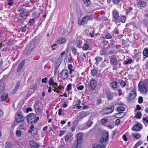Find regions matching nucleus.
Wrapping results in <instances>:
<instances>
[{
  "instance_id": "obj_1",
  "label": "nucleus",
  "mask_w": 148,
  "mask_h": 148,
  "mask_svg": "<svg viewBox=\"0 0 148 148\" xmlns=\"http://www.w3.org/2000/svg\"><path fill=\"white\" fill-rule=\"evenodd\" d=\"M138 91L141 93L144 94L147 93L148 88V79H146L140 82L138 84Z\"/></svg>"
},
{
  "instance_id": "obj_2",
  "label": "nucleus",
  "mask_w": 148,
  "mask_h": 148,
  "mask_svg": "<svg viewBox=\"0 0 148 148\" xmlns=\"http://www.w3.org/2000/svg\"><path fill=\"white\" fill-rule=\"evenodd\" d=\"M92 16L90 15H87L84 17L81 20L78 19V23L80 25H84L87 23L88 21H90L92 19Z\"/></svg>"
},
{
  "instance_id": "obj_3",
  "label": "nucleus",
  "mask_w": 148,
  "mask_h": 148,
  "mask_svg": "<svg viewBox=\"0 0 148 148\" xmlns=\"http://www.w3.org/2000/svg\"><path fill=\"white\" fill-rule=\"evenodd\" d=\"M112 15L114 18L112 21L115 22L116 24L120 23V20L119 18V13L118 11L115 9H114L112 11Z\"/></svg>"
},
{
  "instance_id": "obj_4",
  "label": "nucleus",
  "mask_w": 148,
  "mask_h": 148,
  "mask_svg": "<svg viewBox=\"0 0 148 148\" xmlns=\"http://www.w3.org/2000/svg\"><path fill=\"white\" fill-rule=\"evenodd\" d=\"M22 112L20 111L17 112L15 116V120L18 123H20L24 121L25 118L22 114Z\"/></svg>"
},
{
  "instance_id": "obj_5",
  "label": "nucleus",
  "mask_w": 148,
  "mask_h": 148,
  "mask_svg": "<svg viewBox=\"0 0 148 148\" xmlns=\"http://www.w3.org/2000/svg\"><path fill=\"white\" fill-rule=\"evenodd\" d=\"M69 72L66 69H63L60 73V77L62 79L65 80L66 79L69 77Z\"/></svg>"
},
{
  "instance_id": "obj_6",
  "label": "nucleus",
  "mask_w": 148,
  "mask_h": 148,
  "mask_svg": "<svg viewBox=\"0 0 148 148\" xmlns=\"http://www.w3.org/2000/svg\"><path fill=\"white\" fill-rule=\"evenodd\" d=\"M119 60H117L115 55H112L110 56V63L112 65L114 66H116L117 64H119Z\"/></svg>"
},
{
  "instance_id": "obj_7",
  "label": "nucleus",
  "mask_w": 148,
  "mask_h": 148,
  "mask_svg": "<svg viewBox=\"0 0 148 148\" xmlns=\"http://www.w3.org/2000/svg\"><path fill=\"white\" fill-rule=\"evenodd\" d=\"M35 110L37 113H39L42 110V105L41 103L38 102L36 103L34 105Z\"/></svg>"
},
{
  "instance_id": "obj_8",
  "label": "nucleus",
  "mask_w": 148,
  "mask_h": 148,
  "mask_svg": "<svg viewBox=\"0 0 148 148\" xmlns=\"http://www.w3.org/2000/svg\"><path fill=\"white\" fill-rule=\"evenodd\" d=\"M35 47V43L34 42H32L27 45L25 50L27 51V53H29Z\"/></svg>"
},
{
  "instance_id": "obj_9",
  "label": "nucleus",
  "mask_w": 148,
  "mask_h": 148,
  "mask_svg": "<svg viewBox=\"0 0 148 148\" xmlns=\"http://www.w3.org/2000/svg\"><path fill=\"white\" fill-rule=\"evenodd\" d=\"M114 110V107L112 105L109 106L106 108L105 109V112L104 114H110L113 112Z\"/></svg>"
},
{
  "instance_id": "obj_10",
  "label": "nucleus",
  "mask_w": 148,
  "mask_h": 148,
  "mask_svg": "<svg viewBox=\"0 0 148 148\" xmlns=\"http://www.w3.org/2000/svg\"><path fill=\"white\" fill-rule=\"evenodd\" d=\"M105 93L106 94L107 99L109 100H112L114 99L113 94L109 90H107L106 91Z\"/></svg>"
},
{
  "instance_id": "obj_11",
  "label": "nucleus",
  "mask_w": 148,
  "mask_h": 148,
  "mask_svg": "<svg viewBox=\"0 0 148 148\" xmlns=\"http://www.w3.org/2000/svg\"><path fill=\"white\" fill-rule=\"evenodd\" d=\"M142 128V125L141 124L138 123L134 126L132 128V130L135 132H138L141 130Z\"/></svg>"
},
{
  "instance_id": "obj_12",
  "label": "nucleus",
  "mask_w": 148,
  "mask_h": 148,
  "mask_svg": "<svg viewBox=\"0 0 148 148\" xmlns=\"http://www.w3.org/2000/svg\"><path fill=\"white\" fill-rule=\"evenodd\" d=\"M36 118L35 115L33 113H30L28 114L27 116V119L29 124H31V121L34 120Z\"/></svg>"
},
{
  "instance_id": "obj_13",
  "label": "nucleus",
  "mask_w": 148,
  "mask_h": 148,
  "mask_svg": "<svg viewBox=\"0 0 148 148\" xmlns=\"http://www.w3.org/2000/svg\"><path fill=\"white\" fill-rule=\"evenodd\" d=\"M90 87L91 88V90H95L97 86V81L95 79H92L90 82Z\"/></svg>"
},
{
  "instance_id": "obj_14",
  "label": "nucleus",
  "mask_w": 148,
  "mask_h": 148,
  "mask_svg": "<svg viewBox=\"0 0 148 148\" xmlns=\"http://www.w3.org/2000/svg\"><path fill=\"white\" fill-rule=\"evenodd\" d=\"M130 99L131 100L134 99L136 96V93L135 89H133L132 91L129 93Z\"/></svg>"
},
{
  "instance_id": "obj_15",
  "label": "nucleus",
  "mask_w": 148,
  "mask_h": 148,
  "mask_svg": "<svg viewBox=\"0 0 148 148\" xmlns=\"http://www.w3.org/2000/svg\"><path fill=\"white\" fill-rule=\"evenodd\" d=\"M29 144L32 148H38L40 147L39 145L36 143L33 140L29 141Z\"/></svg>"
},
{
  "instance_id": "obj_16",
  "label": "nucleus",
  "mask_w": 148,
  "mask_h": 148,
  "mask_svg": "<svg viewBox=\"0 0 148 148\" xmlns=\"http://www.w3.org/2000/svg\"><path fill=\"white\" fill-rule=\"evenodd\" d=\"M109 137L108 132H105L102 137L103 141L101 140V142L102 143L103 141H106L108 139Z\"/></svg>"
},
{
  "instance_id": "obj_17",
  "label": "nucleus",
  "mask_w": 148,
  "mask_h": 148,
  "mask_svg": "<svg viewBox=\"0 0 148 148\" xmlns=\"http://www.w3.org/2000/svg\"><path fill=\"white\" fill-rule=\"evenodd\" d=\"M25 62V60H23L21 62L20 64H19L17 69V72H20L21 70L23 68L24 64Z\"/></svg>"
},
{
  "instance_id": "obj_18",
  "label": "nucleus",
  "mask_w": 148,
  "mask_h": 148,
  "mask_svg": "<svg viewBox=\"0 0 148 148\" xmlns=\"http://www.w3.org/2000/svg\"><path fill=\"white\" fill-rule=\"evenodd\" d=\"M143 54L145 57H143V60L146 59V58L148 57V48L146 47L144 49L143 51Z\"/></svg>"
},
{
  "instance_id": "obj_19",
  "label": "nucleus",
  "mask_w": 148,
  "mask_h": 148,
  "mask_svg": "<svg viewBox=\"0 0 148 148\" xmlns=\"http://www.w3.org/2000/svg\"><path fill=\"white\" fill-rule=\"evenodd\" d=\"M82 47L83 50H89L90 49L89 45L86 43H84L83 45V46Z\"/></svg>"
},
{
  "instance_id": "obj_20",
  "label": "nucleus",
  "mask_w": 148,
  "mask_h": 148,
  "mask_svg": "<svg viewBox=\"0 0 148 148\" xmlns=\"http://www.w3.org/2000/svg\"><path fill=\"white\" fill-rule=\"evenodd\" d=\"M5 85L3 81L0 80V93L3 92L5 89Z\"/></svg>"
},
{
  "instance_id": "obj_21",
  "label": "nucleus",
  "mask_w": 148,
  "mask_h": 148,
  "mask_svg": "<svg viewBox=\"0 0 148 148\" xmlns=\"http://www.w3.org/2000/svg\"><path fill=\"white\" fill-rule=\"evenodd\" d=\"M118 83L120 84L122 88L124 87L126 85L125 82L121 79H119L118 80Z\"/></svg>"
},
{
  "instance_id": "obj_22",
  "label": "nucleus",
  "mask_w": 148,
  "mask_h": 148,
  "mask_svg": "<svg viewBox=\"0 0 148 148\" xmlns=\"http://www.w3.org/2000/svg\"><path fill=\"white\" fill-rule=\"evenodd\" d=\"M66 41V39L64 38H60L57 40L58 44H61L64 43Z\"/></svg>"
},
{
  "instance_id": "obj_23",
  "label": "nucleus",
  "mask_w": 148,
  "mask_h": 148,
  "mask_svg": "<svg viewBox=\"0 0 148 148\" xmlns=\"http://www.w3.org/2000/svg\"><path fill=\"white\" fill-rule=\"evenodd\" d=\"M118 83L117 82L115 81L111 84V86L113 88H115L118 87Z\"/></svg>"
},
{
  "instance_id": "obj_24",
  "label": "nucleus",
  "mask_w": 148,
  "mask_h": 148,
  "mask_svg": "<svg viewBox=\"0 0 148 148\" xmlns=\"http://www.w3.org/2000/svg\"><path fill=\"white\" fill-rule=\"evenodd\" d=\"M25 16V13L24 12H23L21 13L18 17H17V21H19L21 20Z\"/></svg>"
},
{
  "instance_id": "obj_25",
  "label": "nucleus",
  "mask_w": 148,
  "mask_h": 148,
  "mask_svg": "<svg viewBox=\"0 0 148 148\" xmlns=\"http://www.w3.org/2000/svg\"><path fill=\"white\" fill-rule=\"evenodd\" d=\"M8 96V95L7 93L2 94L1 97V100L2 101H5L7 98Z\"/></svg>"
},
{
  "instance_id": "obj_26",
  "label": "nucleus",
  "mask_w": 148,
  "mask_h": 148,
  "mask_svg": "<svg viewBox=\"0 0 148 148\" xmlns=\"http://www.w3.org/2000/svg\"><path fill=\"white\" fill-rule=\"evenodd\" d=\"M79 141L77 140H75L74 143L72 146V148H76L78 145Z\"/></svg>"
},
{
  "instance_id": "obj_27",
  "label": "nucleus",
  "mask_w": 148,
  "mask_h": 148,
  "mask_svg": "<svg viewBox=\"0 0 148 148\" xmlns=\"http://www.w3.org/2000/svg\"><path fill=\"white\" fill-rule=\"evenodd\" d=\"M77 101L78 102V104H76L75 106V108H77L78 109H80L82 107L80 106V104L81 103V101L79 99L77 100Z\"/></svg>"
},
{
  "instance_id": "obj_28",
  "label": "nucleus",
  "mask_w": 148,
  "mask_h": 148,
  "mask_svg": "<svg viewBox=\"0 0 148 148\" xmlns=\"http://www.w3.org/2000/svg\"><path fill=\"white\" fill-rule=\"evenodd\" d=\"M142 116V114L140 111H138L135 116V117L137 119H140Z\"/></svg>"
},
{
  "instance_id": "obj_29",
  "label": "nucleus",
  "mask_w": 148,
  "mask_h": 148,
  "mask_svg": "<svg viewBox=\"0 0 148 148\" xmlns=\"http://www.w3.org/2000/svg\"><path fill=\"white\" fill-rule=\"evenodd\" d=\"M82 138V135L80 133H78L77 134V138L78 141H80Z\"/></svg>"
},
{
  "instance_id": "obj_30",
  "label": "nucleus",
  "mask_w": 148,
  "mask_h": 148,
  "mask_svg": "<svg viewBox=\"0 0 148 148\" xmlns=\"http://www.w3.org/2000/svg\"><path fill=\"white\" fill-rule=\"evenodd\" d=\"M105 38L108 39H111L112 38V35L108 33H106L105 35Z\"/></svg>"
},
{
  "instance_id": "obj_31",
  "label": "nucleus",
  "mask_w": 148,
  "mask_h": 148,
  "mask_svg": "<svg viewBox=\"0 0 148 148\" xmlns=\"http://www.w3.org/2000/svg\"><path fill=\"white\" fill-rule=\"evenodd\" d=\"M77 46L78 48H80V46L82 44V41L81 40H78L77 41Z\"/></svg>"
},
{
  "instance_id": "obj_32",
  "label": "nucleus",
  "mask_w": 148,
  "mask_h": 148,
  "mask_svg": "<svg viewBox=\"0 0 148 148\" xmlns=\"http://www.w3.org/2000/svg\"><path fill=\"white\" fill-rule=\"evenodd\" d=\"M110 46L111 47H114L116 46V44L115 41H114L113 40L110 41Z\"/></svg>"
},
{
  "instance_id": "obj_33",
  "label": "nucleus",
  "mask_w": 148,
  "mask_h": 148,
  "mask_svg": "<svg viewBox=\"0 0 148 148\" xmlns=\"http://www.w3.org/2000/svg\"><path fill=\"white\" fill-rule=\"evenodd\" d=\"M106 51L105 49L102 48L100 51V55L101 56L105 55L106 54Z\"/></svg>"
},
{
  "instance_id": "obj_34",
  "label": "nucleus",
  "mask_w": 148,
  "mask_h": 148,
  "mask_svg": "<svg viewBox=\"0 0 148 148\" xmlns=\"http://www.w3.org/2000/svg\"><path fill=\"white\" fill-rule=\"evenodd\" d=\"M133 137L137 139H139L141 136L140 134L138 133H136L133 134Z\"/></svg>"
},
{
  "instance_id": "obj_35",
  "label": "nucleus",
  "mask_w": 148,
  "mask_h": 148,
  "mask_svg": "<svg viewBox=\"0 0 148 148\" xmlns=\"http://www.w3.org/2000/svg\"><path fill=\"white\" fill-rule=\"evenodd\" d=\"M97 70L95 69H93L91 71V74L93 76H94L96 75L97 74Z\"/></svg>"
},
{
  "instance_id": "obj_36",
  "label": "nucleus",
  "mask_w": 148,
  "mask_h": 148,
  "mask_svg": "<svg viewBox=\"0 0 148 148\" xmlns=\"http://www.w3.org/2000/svg\"><path fill=\"white\" fill-rule=\"evenodd\" d=\"M25 123H24L22 124H21L19 126V128L20 130H25Z\"/></svg>"
},
{
  "instance_id": "obj_37",
  "label": "nucleus",
  "mask_w": 148,
  "mask_h": 148,
  "mask_svg": "<svg viewBox=\"0 0 148 148\" xmlns=\"http://www.w3.org/2000/svg\"><path fill=\"white\" fill-rule=\"evenodd\" d=\"M71 49L72 51V52L73 53L74 55H76V53H77V49L75 48V47H71Z\"/></svg>"
},
{
  "instance_id": "obj_38",
  "label": "nucleus",
  "mask_w": 148,
  "mask_h": 148,
  "mask_svg": "<svg viewBox=\"0 0 148 148\" xmlns=\"http://www.w3.org/2000/svg\"><path fill=\"white\" fill-rule=\"evenodd\" d=\"M117 111L118 112H120L121 111H124L125 110V108L123 107L120 106L119 107L117 108Z\"/></svg>"
},
{
  "instance_id": "obj_39",
  "label": "nucleus",
  "mask_w": 148,
  "mask_h": 148,
  "mask_svg": "<svg viewBox=\"0 0 148 148\" xmlns=\"http://www.w3.org/2000/svg\"><path fill=\"white\" fill-rule=\"evenodd\" d=\"M120 22L124 23L125 22L126 17L125 16H122L121 18H120Z\"/></svg>"
},
{
  "instance_id": "obj_40",
  "label": "nucleus",
  "mask_w": 148,
  "mask_h": 148,
  "mask_svg": "<svg viewBox=\"0 0 148 148\" xmlns=\"http://www.w3.org/2000/svg\"><path fill=\"white\" fill-rule=\"evenodd\" d=\"M53 84V79L52 77L50 78L49 82V84L50 86H52Z\"/></svg>"
},
{
  "instance_id": "obj_41",
  "label": "nucleus",
  "mask_w": 148,
  "mask_h": 148,
  "mask_svg": "<svg viewBox=\"0 0 148 148\" xmlns=\"http://www.w3.org/2000/svg\"><path fill=\"white\" fill-rule=\"evenodd\" d=\"M32 132L31 134H33L32 136H35L38 133L37 130L36 129H35L32 130Z\"/></svg>"
},
{
  "instance_id": "obj_42",
  "label": "nucleus",
  "mask_w": 148,
  "mask_h": 148,
  "mask_svg": "<svg viewBox=\"0 0 148 148\" xmlns=\"http://www.w3.org/2000/svg\"><path fill=\"white\" fill-rule=\"evenodd\" d=\"M95 60H96V63H97L101 61L103 59L101 57H97L95 58Z\"/></svg>"
},
{
  "instance_id": "obj_43",
  "label": "nucleus",
  "mask_w": 148,
  "mask_h": 148,
  "mask_svg": "<svg viewBox=\"0 0 148 148\" xmlns=\"http://www.w3.org/2000/svg\"><path fill=\"white\" fill-rule=\"evenodd\" d=\"M92 123V122L91 120H89L86 123L88 127H90L91 126V125Z\"/></svg>"
},
{
  "instance_id": "obj_44",
  "label": "nucleus",
  "mask_w": 148,
  "mask_h": 148,
  "mask_svg": "<svg viewBox=\"0 0 148 148\" xmlns=\"http://www.w3.org/2000/svg\"><path fill=\"white\" fill-rule=\"evenodd\" d=\"M102 99L101 98H99L97 100L96 105H99L101 103Z\"/></svg>"
},
{
  "instance_id": "obj_45",
  "label": "nucleus",
  "mask_w": 148,
  "mask_h": 148,
  "mask_svg": "<svg viewBox=\"0 0 148 148\" xmlns=\"http://www.w3.org/2000/svg\"><path fill=\"white\" fill-rule=\"evenodd\" d=\"M16 11L18 12H21V11H22V12H24V10H23V8L21 7H18L16 8Z\"/></svg>"
},
{
  "instance_id": "obj_46",
  "label": "nucleus",
  "mask_w": 148,
  "mask_h": 148,
  "mask_svg": "<svg viewBox=\"0 0 148 148\" xmlns=\"http://www.w3.org/2000/svg\"><path fill=\"white\" fill-rule=\"evenodd\" d=\"M132 59H128L127 60L125 61V63L126 64H128L132 62Z\"/></svg>"
},
{
  "instance_id": "obj_47",
  "label": "nucleus",
  "mask_w": 148,
  "mask_h": 148,
  "mask_svg": "<svg viewBox=\"0 0 148 148\" xmlns=\"http://www.w3.org/2000/svg\"><path fill=\"white\" fill-rule=\"evenodd\" d=\"M16 136L17 137H20L21 134V131L19 130H17L16 133Z\"/></svg>"
},
{
  "instance_id": "obj_48",
  "label": "nucleus",
  "mask_w": 148,
  "mask_h": 148,
  "mask_svg": "<svg viewBox=\"0 0 148 148\" xmlns=\"http://www.w3.org/2000/svg\"><path fill=\"white\" fill-rule=\"evenodd\" d=\"M39 119V117L38 116H37L36 117V119L35 118H34V120L32 121H31L30 123L32 124L34 123H36L37 122V121Z\"/></svg>"
},
{
  "instance_id": "obj_49",
  "label": "nucleus",
  "mask_w": 148,
  "mask_h": 148,
  "mask_svg": "<svg viewBox=\"0 0 148 148\" xmlns=\"http://www.w3.org/2000/svg\"><path fill=\"white\" fill-rule=\"evenodd\" d=\"M143 98L142 97H140L138 98V102L139 103H142L143 102Z\"/></svg>"
},
{
  "instance_id": "obj_50",
  "label": "nucleus",
  "mask_w": 148,
  "mask_h": 148,
  "mask_svg": "<svg viewBox=\"0 0 148 148\" xmlns=\"http://www.w3.org/2000/svg\"><path fill=\"white\" fill-rule=\"evenodd\" d=\"M17 83L16 84L15 87L18 89L20 86V82L19 81H18L17 82Z\"/></svg>"
},
{
  "instance_id": "obj_51",
  "label": "nucleus",
  "mask_w": 148,
  "mask_h": 148,
  "mask_svg": "<svg viewBox=\"0 0 148 148\" xmlns=\"http://www.w3.org/2000/svg\"><path fill=\"white\" fill-rule=\"evenodd\" d=\"M14 3L12 0H9L8 3V5L10 6L13 5Z\"/></svg>"
},
{
  "instance_id": "obj_52",
  "label": "nucleus",
  "mask_w": 148,
  "mask_h": 148,
  "mask_svg": "<svg viewBox=\"0 0 148 148\" xmlns=\"http://www.w3.org/2000/svg\"><path fill=\"white\" fill-rule=\"evenodd\" d=\"M92 39H86V43L89 44H90L92 43Z\"/></svg>"
},
{
  "instance_id": "obj_53",
  "label": "nucleus",
  "mask_w": 148,
  "mask_h": 148,
  "mask_svg": "<svg viewBox=\"0 0 148 148\" xmlns=\"http://www.w3.org/2000/svg\"><path fill=\"white\" fill-rule=\"evenodd\" d=\"M47 78L46 77L43 78L42 79L41 82L42 83H46L47 82Z\"/></svg>"
},
{
  "instance_id": "obj_54",
  "label": "nucleus",
  "mask_w": 148,
  "mask_h": 148,
  "mask_svg": "<svg viewBox=\"0 0 148 148\" xmlns=\"http://www.w3.org/2000/svg\"><path fill=\"white\" fill-rule=\"evenodd\" d=\"M61 64V62L59 61H57L55 64L56 67H59L60 66V64Z\"/></svg>"
},
{
  "instance_id": "obj_55",
  "label": "nucleus",
  "mask_w": 148,
  "mask_h": 148,
  "mask_svg": "<svg viewBox=\"0 0 148 148\" xmlns=\"http://www.w3.org/2000/svg\"><path fill=\"white\" fill-rule=\"evenodd\" d=\"M34 21V20L33 18H32L30 19L28 22V24L29 25H31L33 24Z\"/></svg>"
},
{
  "instance_id": "obj_56",
  "label": "nucleus",
  "mask_w": 148,
  "mask_h": 148,
  "mask_svg": "<svg viewBox=\"0 0 148 148\" xmlns=\"http://www.w3.org/2000/svg\"><path fill=\"white\" fill-rule=\"evenodd\" d=\"M108 121V119H102L101 120V121L103 123H105L106 122H107Z\"/></svg>"
},
{
  "instance_id": "obj_57",
  "label": "nucleus",
  "mask_w": 148,
  "mask_h": 148,
  "mask_svg": "<svg viewBox=\"0 0 148 148\" xmlns=\"http://www.w3.org/2000/svg\"><path fill=\"white\" fill-rule=\"evenodd\" d=\"M146 5V3L145 2H142L140 3V6L143 7H145Z\"/></svg>"
},
{
  "instance_id": "obj_58",
  "label": "nucleus",
  "mask_w": 148,
  "mask_h": 148,
  "mask_svg": "<svg viewBox=\"0 0 148 148\" xmlns=\"http://www.w3.org/2000/svg\"><path fill=\"white\" fill-rule=\"evenodd\" d=\"M71 86H72V85L71 84H68L67 86V90H71Z\"/></svg>"
},
{
  "instance_id": "obj_59",
  "label": "nucleus",
  "mask_w": 148,
  "mask_h": 148,
  "mask_svg": "<svg viewBox=\"0 0 148 148\" xmlns=\"http://www.w3.org/2000/svg\"><path fill=\"white\" fill-rule=\"evenodd\" d=\"M64 131L62 130L60 131V132L59 134V136H62L64 134Z\"/></svg>"
},
{
  "instance_id": "obj_60",
  "label": "nucleus",
  "mask_w": 148,
  "mask_h": 148,
  "mask_svg": "<svg viewBox=\"0 0 148 148\" xmlns=\"http://www.w3.org/2000/svg\"><path fill=\"white\" fill-rule=\"evenodd\" d=\"M18 90V89H17L16 88L14 87L13 89L12 90L11 93L12 94H15L16 92Z\"/></svg>"
},
{
  "instance_id": "obj_61",
  "label": "nucleus",
  "mask_w": 148,
  "mask_h": 148,
  "mask_svg": "<svg viewBox=\"0 0 148 148\" xmlns=\"http://www.w3.org/2000/svg\"><path fill=\"white\" fill-rule=\"evenodd\" d=\"M141 107L139 105H137L136 106V108L135 109L136 110H140L141 109Z\"/></svg>"
},
{
  "instance_id": "obj_62",
  "label": "nucleus",
  "mask_w": 148,
  "mask_h": 148,
  "mask_svg": "<svg viewBox=\"0 0 148 148\" xmlns=\"http://www.w3.org/2000/svg\"><path fill=\"white\" fill-rule=\"evenodd\" d=\"M106 63H105V62H102L100 65V66L102 67H104L106 66Z\"/></svg>"
},
{
  "instance_id": "obj_63",
  "label": "nucleus",
  "mask_w": 148,
  "mask_h": 148,
  "mask_svg": "<svg viewBox=\"0 0 148 148\" xmlns=\"http://www.w3.org/2000/svg\"><path fill=\"white\" fill-rule=\"evenodd\" d=\"M120 120L119 119H117L115 121V124L116 125H119L120 123Z\"/></svg>"
},
{
  "instance_id": "obj_64",
  "label": "nucleus",
  "mask_w": 148,
  "mask_h": 148,
  "mask_svg": "<svg viewBox=\"0 0 148 148\" xmlns=\"http://www.w3.org/2000/svg\"><path fill=\"white\" fill-rule=\"evenodd\" d=\"M95 33V31L94 30H93L92 33H90L89 34V36L91 37L92 38H93L94 37V34Z\"/></svg>"
}]
</instances>
